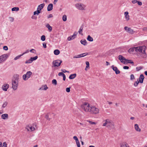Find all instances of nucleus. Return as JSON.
I'll return each mask as SVG.
<instances>
[{
  "label": "nucleus",
  "mask_w": 147,
  "mask_h": 147,
  "mask_svg": "<svg viewBox=\"0 0 147 147\" xmlns=\"http://www.w3.org/2000/svg\"><path fill=\"white\" fill-rule=\"evenodd\" d=\"M82 110L86 112H90L91 113L96 114L99 113V109L94 106L90 105L87 102H84L81 105Z\"/></svg>",
  "instance_id": "nucleus-1"
},
{
  "label": "nucleus",
  "mask_w": 147,
  "mask_h": 147,
  "mask_svg": "<svg viewBox=\"0 0 147 147\" xmlns=\"http://www.w3.org/2000/svg\"><path fill=\"white\" fill-rule=\"evenodd\" d=\"M104 121L105 122L103 124V126H106L110 129H114L115 127L114 123L112 120L108 119L105 120Z\"/></svg>",
  "instance_id": "nucleus-2"
},
{
  "label": "nucleus",
  "mask_w": 147,
  "mask_h": 147,
  "mask_svg": "<svg viewBox=\"0 0 147 147\" xmlns=\"http://www.w3.org/2000/svg\"><path fill=\"white\" fill-rule=\"evenodd\" d=\"M134 49H135V51H136L142 53L144 55L143 58H145L146 57V54L145 52L146 47L145 46L137 47H135Z\"/></svg>",
  "instance_id": "nucleus-3"
},
{
  "label": "nucleus",
  "mask_w": 147,
  "mask_h": 147,
  "mask_svg": "<svg viewBox=\"0 0 147 147\" xmlns=\"http://www.w3.org/2000/svg\"><path fill=\"white\" fill-rule=\"evenodd\" d=\"M75 6L77 9L81 10H85L86 7V5L81 3H76Z\"/></svg>",
  "instance_id": "nucleus-4"
},
{
  "label": "nucleus",
  "mask_w": 147,
  "mask_h": 147,
  "mask_svg": "<svg viewBox=\"0 0 147 147\" xmlns=\"http://www.w3.org/2000/svg\"><path fill=\"white\" fill-rule=\"evenodd\" d=\"M37 125L36 123L33 124L32 125H28L26 127V129L28 131H34L36 128Z\"/></svg>",
  "instance_id": "nucleus-5"
},
{
  "label": "nucleus",
  "mask_w": 147,
  "mask_h": 147,
  "mask_svg": "<svg viewBox=\"0 0 147 147\" xmlns=\"http://www.w3.org/2000/svg\"><path fill=\"white\" fill-rule=\"evenodd\" d=\"M32 74V73L30 71H28L27 72L26 74H24L22 76V78L24 80L26 81L29 78L31 75Z\"/></svg>",
  "instance_id": "nucleus-6"
},
{
  "label": "nucleus",
  "mask_w": 147,
  "mask_h": 147,
  "mask_svg": "<svg viewBox=\"0 0 147 147\" xmlns=\"http://www.w3.org/2000/svg\"><path fill=\"white\" fill-rule=\"evenodd\" d=\"M62 62V61L60 60H56L53 61L52 64L54 67H59Z\"/></svg>",
  "instance_id": "nucleus-7"
},
{
  "label": "nucleus",
  "mask_w": 147,
  "mask_h": 147,
  "mask_svg": "<svg viewBox=\"0 0 147 147\" xmlns=\"http://www.w3.org/2000/svg\"><path fill=\"white\" fill-rule=\"evenodd\" d=\"M12 87L14 90H16L18 87V83L17 80H13L12 81Z\"/></svg>",
  "instance_id": "nucleus-8"
},
{
  "label": "nucleus",
  "mask_w": 147,
  "mask_h": 147,
  "mask_svg": "<svg viewBox=\"0 0 147 147\" xmlns=\"http://www.w3.org/2000/svg\"><path fill=\"white\" fill-rule=\"evenodd\" d=\"M119 59L120 60L121 62L125 64H127V59L121 55H119Z\"/></svg>",
  "instance_id": "nucleus-9"
},
{
  "label": "nucleus",
  "mask_w": 147,
  "mask_h": 147,
  "mask_svg": "<svg viewBox=\"0 0 147 147\" xmlns=\"http://www.w3.org/2000/svg\"><path fill=\"white\" fill-rule=\"evenodd\" d=\"M124 29L128 33L132 34L135 32L133 29L130 28L128 27L127 26H125L124 27Z\"/></svg>",
  "instance_id": "nucleus-10"
},
{
  "label": "nucleus",
  "mask_w": 147,
  "mask_h": 147,
  "mask_svg": "<svg viewBox=\"0 0 147 147\" xmlns=\"http://www.w3.org/2000/svg\"><path fill=\"white\" fill-rule=\"evenodd\" d=\"M7 57V54H3L0 56V63L5 61Z\"/></svg>",
  "instance_id": "nucleus-11"
},
{
  "label": "nucleus",
  "mask_w": 147,
  "mask_h": 147,
  "mask_svg": "<svg viewBox=\"0 0 147 147\" xmlns=\"http://www.w3.org/2000/svg\"><path fill=\"white\" fill-rule=\"evenodd\" d=\"M111 67L112 68L113 70L115 71L116 74H119L120 73V71L116 67H114L113 65L111 66Z\"/></svg>",
  "instance_id": "nucleus-12"
},
{
  "label": "nucleus",
  "mask_w": 147,
  "mask_h": 147,
  "mask_svg": "<svg viewBox=\"0 0 147 147\" xmlns=\"http://www.w3.org/2000/svg\"><path fill=\"white\" fill-rule=\"evenodd\" d=\"M9 87V85L7 84H4L2 87V89L3 90L7 91Z\"/></svg>",
  "instance_id": "nucleus-13"
},
{
  "label": "nucleus",
  "mask_w": 147,
  "mask_h": 147,
  "mask_svg": "<svg viewBox=\"0 0 147 147\" xmlns=\"http://www.w3.org/2000/svg\"><path fill=\"white\" fill-rule=\"evenodd\" d=\"M144 77L143 74H141L139 78V81L140 83H142L143 82V80L144 79Z\"/></svg>",
  "instance_id": "nucleus-14"
},
{
  "label": "nucleus",
  "mask_w": 147,
  "mask_h": 147,
  "mask_svg": "<svg viewBox=\"0 0 147 147\" xmlns=\"http://www.w3.org/2000/svg\"><path fill=\"white\" fill-rule=\"evenodd\" d=\"M9 117L8 115L7 114H4L1 115V119L4 120H5L8 119Z\"/></svg>",
  "instance_id": "nucleus-15"
},
{
  "label": "nucleus",
  "mask_w": 147,
  "mask_h": 147,
  "mask_svg": "<svg viewBox=\"0 0 147 147\" xmlns=\"http://www.w3.org/2000/svg\"><path fill=\"white\" fill-rule=\"evenodd\" d=\"M53 9V5L52 3L49 4L47 7V10L48 11H50Z\"/></svg>",
  "instance_id": "nucleus-16"
},
{
  "label": "nucleus",
  "mask_w": 147,
  "mask_h": 147,
  "mask_svg": "<svg viewBox=\"0 0 147 147\" xmlns=\"http://www.w3.org/2000/svg\"><path fill=\"white\" fill-rule=\"evenodd\" d=\"M45 5L44 3H42L39 5L37 8V10H38L39 11L43 9Z\"/></svg>",
  "instance_id": "nucleus-17"
},
{
  "label": "nucleus",
  "mask_w": 147,
  "mask_h": 147,
  "mask_svg": "<svg viewBox=\"0 0 147 147\" xmlns=\"http://www.w3.org/2000/svg\"><path fill=\"white\" fill-rule=\"evenodd\" d=\"M124 14L125 15V18L126 20L128 21L129 19V16L128 15V12L126 11L125 12Z\"/></svg>",
  "instance_id": "nucleus-18"
},
{
  "label": "nucleus",
  "mask_w": 147,
  "mask_h": 147,
  "mask_svg": "<svg viewBox=\"0 0 147 147\" xmlns=\"http://www.w3.org/2000/svg\"><path fill=\"white\" fill-rule=\"evenodd\" d=\"M134 127L136 131L138 132H140L141 131V129L139 128L138 124H135L134 125Z\"/></svg>",
  "instance_id": "nucleus-19"
},
{
  "label": "nucleus",
  "mask_w": 147,
  "mask_h": 147,
  "mask_svg": "<svg viewBox=\"0 0 147 147\" xmlns=\"http://www.w3.org/2000/svg\"><path fill=\"white\" fill-rule=\"evenodd\" d=\"M48 88L47 86L46 85H44L42 86L39 89L40 90H46Z\"/></svg>",
  "instance_id": "nucleus-20"
},
{
  "label": "nucleus",
  "mask_w": 147,
  "mask_h": 147,
  "mask_svg": "<svg viewBox=\"0 0 147 147\" xmlns=\"http://www.w3.org/2000/svg\"><path fill=\"white\" fill-rule=\"evenodd\" d=\"M76 74H72L70 75L69 78L70 79H73L74 78L76 77Z\"/></svg>",
  "instance_id": "nucleus-21"
},
{
  "label": "nucleus",
  "mask_w": 147,
  "mask_h": 147,
  "mask_svg": "<svg viewBox=\"0 0 147 147\" xmlns=\"http://www.w3.org/2000/svg\"><path fill=\"white\" fill-rule=\"evenodd\" d=\"M46 27L48 28L49 32H51L52 31V28L49 24H47L46 25Z\"/></svg>",
  "instance_id": "nucleus-22"
},
{
  "label": "nucleus",
  "mask_w": 147,
  "mask_h": 147,
  "mask_svg": "<svg viewBox=\"0 0 147 147\" xmlns=\"http://www.w3.org/2000/svg\"><path fill=\"white\" fill-rule=\"evenodd\" d=\"M80 42L81 44L84 45V46L86 45L87 44V42L86 40H81L80 41Z\"/></svg>",
  "instance_id": "nucleus-23"
},
{
  "label": "nucleus",
  "mask_w": 147,
  "mask_h": 147,
  "mask_svg": "<svg viewBox=\"0 0 147 147\" xmlns=\"http://www.w3.org/2000/svg\"><path fill=\"white\" fill-rule=\"evenodd\" d=\"M60 51L58 49H56L54 51V53L55 55H58L60 53Z\"/></svg>",
  "instance_id": "nucleus-24"
},
{
  "label": "nucleus",
  "mask_w": 147,
  "mask_h": 147,
  "mask_svg": "<svg viewBox=\"0 0 147 147\" xmlns=\"http://www.w3.org/2000/svg\"><path fill=\"white\" fill-rule=\"evenodd\" d=\"M87 40H88L91 42L93 40V38L90 35H88V36L87 38Z\"/></svg>",
  "instance_id": "nucleus-25"
},
{
  "label": "nucleus",
  "mask_w": 147,
  "mask_h": 147,
  "mask_svg": "<svg viewBox=\"0 0 147 147\" xmlns=\"http://www.w3.org/2000/svg\"><path fill=\"white\" fill-rule=\"evenodd\" d=\"M88 54V53H83L79 55V56L80 57H84V56H86Z\"/></svg>",
  "instance_id": "nucleus-26"
},
{
  "label": "nucleus",
  "mask_w": 147,
  "mask_h": 147,
  "mask_svg": "<svg viewBox=\"0 0 147 147\" xmlns=\"http://www.w3.org/2000/svg\"><path fill=\"white\" fill-rule=\"evenodd\" d=\"M19 10V8L18 7H14L12 8L11 10L12 11H18Z\"/></svg>",
  "instance_id": "nucleus-27"
},
{
  "label": "nucleus",
  "mask_w": 147,
  "mask_h": 147,
  "mask_svg": "<svg viewBox=\"0 0 147 147\" xmlns=\"http://www.w3.org/2000/svg\"><path fill=\"white\" fill-rule=\"evenodd\" d=\"M134 48H135V47H134V48H130L129 50H128V52L130 53H131L134 52V51L135 50V49Z\"/></svg>",
  "instance_id": "nucleus-28"
},
{
  "label": "nucleus",
  "mask_w": 147,
  "mask_h": 147,
  "mask_svg": "<svg viewBox=\"0 0 147 147\" xmlns=\"http://www.w3.org/2000/svg\"><path fill=\"white\" fill-rule=\"evenodd\" d=\"M32 62V60L31 59V58H30V59H29L26 61V62H25V63L26 64L30 63H31Z\"/></svg>",
  "instance_id": "nucleus-29"
},
{
  "label": "nucleus",
  "mask_w": 147,
  "mask_h": 147,
  "mask_svg": "<svg viewBox=\"0 0 147 147\" xmlns=\"http://www.w3.org/2000/svg\"><path fill=\"white\" fill-rule=\"evenodd\" d=\"M40 13V11L38 10H37V11H35L34 12V15H38L39 13Z\"/></svg>",
  "instance_id": "nucleus-30"
},
{
  "label": "nucleus",
  "mask_w": 147,
  "mask_h": 147,
  "mask_svg": "<svg viewBox=\"0 0 147 147\" xmlns=\"http://www.w3.org/2000/svg\"><path fill=\"white\" fill-rule=\"evenodd\" d=\"M83 28L82 26H81L78 31V32L80 34H81L82 35H83V34L82 33V30H83Z\"/></svg>",
  "instance_id": "nucleus-31"
},
{
  "label": "nucleus",
  "mask_w": 147,
  "mask_h": 147,
  "mask_svg": "<svg viewBox=\"0 0 147 147\" xmlns=\"http://www.w3.org/2000/svg\"><path fill=\"white\" fill-rule=\"evenodd\" d=\"M120 147H129L127 143L125 144H121Z\"/></svg>",
  "instance_id": "nucleus-32"
},
{
  "label": "nucleus",
  "mask_w": 147,
  "mask_h": 147,
  "mask_svg": "<svg viewBox=\"0 0 147 147\" xmlns=\"http://www.w3.org/2000/svg\"><path fill=\"white\" fill-rule=\"evenodd\" d=\"M62 20H63V21L64 22L66 21L67 20V16L66 15H63L62 17Z\"/></svg>",
  "instance_id": "nucleus-33"
},
{
  "label": "nucleus",
  "mask_w": 147,
  "mask_h": 147,
  "mask_svg": "<svg viewBox=\"0 0 147 147\" xmlns=\"http://www.w3.org/2000/svg\"><path fill=\"white\" fill-rule=\"evenodd\" d=\"M86 121L89 123L91 124L92 125H95L96 124V123L91 121L90 120H86Z\"/></svg>",
  "instance_id": "nucleus-34"
},
{
  "label": "nucleus",
  "mask_w": 147,
  "mask_h": 147,
  "mask_svg": "<svg viewBox=\"0 0 147 147\" xmlns=\"http://www.w3.org/2000/svg\"><path fill=\"white\" fill-rule=\"evenodd\" d=\"M38 56H35L34 57H30L31 59L32 60V61H33L36 60L38 58Z\"/></svg>",
  "instance_id": "nucleus-35"
},
{
  "label": "nucleus",
  "mask_w": 147,
  "mask_h": 147,
  "mask_svg": "<svg viewBox=\"0 0 147 147\" xmlns=\"http://www.w3.org/2000/svg\"><path fill=\"white\" fill-rule=\"evenodd\" d=\"M128 63H130L131 64H132L133 65H134V62L132 61H131V60H127V64Z\"/></svg>",
  "instance_id": "nucleus-36"
},
{
  "label": "nucleus",
  "mask_w": 147,
  "mask_h": 147,
  "mask_svg": "<svg viewBox=\"0 0 147 147\" xmlns=\"http://www.w3.org/2000/svg\"><path fill=\"white\" fill-rule=\"evenodd\" d=\"M52 82L53 84L56 85L57 84V82L56 80L53 79L52 80Z\"/></svg>",
  "instance_id": "nucleus-37"
},
{
  "label": "nucleus",
  "mask_w": 147,
  "mask_h": 147,
  "mask_svg": "<svg viewBox=\"0 0 147 147\" xmlns=\"http://www.w3.org/2000/svg\"><path fill=\"white\" fill-rule=\"evenodd\" d=\"M23 55V54H22L20 55H18V56H17V57H16L14 58V60H16L19 59L20 58V57Z\"/></svg>",
  "instance_id": "nucleus-38"
},
{
  "label": "nucleus",
  "mask_w": 147,
  "mask_h": 147,
  "mask_svg": "<svg viewBox=\"0 0 147 147\" xmlns=\"http://www.w3.org/2000/svg\"><path fill=\"white\" fill-rule=\"evenodd\" d=\"M41 39L42 41H44L45 40V35L41 36Z\"/></svg>",
  "instance_id": "nucleus-39"
},
{
  "label": "nucleus",
  "mask_w": 147,
  "mask_h": 147,
  "mask_svg": "<svg viewBox=\"0 0 147 147\" xmlns=\"http://www.w3.org/2000/svg\"><path fill=\"white\" fill-rule=\"evenodd\" d=\"M140 82L139 81H138L137 80L136 82H135L134 84V85L136 87L138 84H139V83Z\"/></svg>",
  "instance_id": "nucleus-40"
},
{
  "label": "nucleus",
  "mask_w": 147,
  "mask_h": 147,
  "mask_svg": "<svg viewBox=\"0 0 147 147\" xmlns=\"http://www.w3.org/2000/svg\"><path fill=\"white\" fill-rule=\"evenodd\" d=\"M7 104H8L7 102H4L3 105L2 107L3 108H5L7 106Z\"/></svg>",
  "instance_id": "nucleus-41"
},
{
  "label": "nucleus",
  "mask_w": 147,
  "mask_h": 147,
  "mask_svg": "<svg viewBox=\"0 0 147 147\" xmlns=\"http://www.w3.org/2000/svg\"><path fill=\"white\" fill-rule=\"evenodd\" d=\"M45 118L48 120L50 121L51 118H49V116L48 114H47L45 116Z\"/></svg>",
  "instance_id": "nucleus-42"
},
{
  "label": "nucleus",
  "mask_w": 147,
  "mask_h": 147,
  "mask_svg": "<svg viewBox=\"0 0 147 147\" xmlns=\"http://www.w3.org/2000/svg\"><path fill=\"white\" fill-rule=\"evenodd\" d=\"M86 68H88L89 67V63L88 61H86Z\"/></svg>",
  "instance_id": "nucleus-43"
},
{
  "label": "nucleus",
  "mask_w": 147,
  "mask_h": 147,
  "mask_svg": "<svg viewBox=\"0 0 147 147\" xmlns=\"http://www.w3.org/2000/svg\"><path fill=\"white\" fill-rule=\"evenodd\" d=\"M30 51L33 53H35L36 51L34 49H32Z\"/></svg>",
  "instance_id": "nucleus-44"
},
{
  "label": "nucleus",
  "mask_w": 147,
  "mask_h": 147,
  "mask_svg": "<svg viewBox=\"0 0 147 147\" xmlns=\"http://www.w3.org/2000/svg\"><path fill=\"white\" fill-rule=\"evenodd\" d=\"M64 75H65V74L63 72H59V74H58V75L59 76H64Z\"/></svg>",
  "instance_id": "nucleus-45"
},
{
  "label": "nucleus",
  "mask_w": 147,
  "mask_h": 147,
  "mask_svg": "<svg viewBox=\"0 0 147 147\" xmlns=\"http://www.w3.org/2000/svg\"><path fill=\"white\" fill-rule=\"evenodd\" d=\"M73 138L74 140H75L76 142H77L79 141L78 138L76 136H74L73 137Z\"/></svg>",
  "instance_id": "nucleus-46"
},
{
  "label": "nucleus",
  "mask_w": 147,
  "mask_h": 147,
  "mask_svg": "<svg viewBox=\"0 0 147 147\" xmlns=\"http://www.w3.org/2000/svg\"><path fill=\"white\" fill-rule=\"evenodd\" d=\"M9 18L10 22H12L13 21L14 19L12 17H9Z\"/></svg>",
  "instance_id": "nucleus-47"
},
{
  "label": "nucleus",
  "mask_w": 147,
  "mask_h": 147,
  "mask_svg": "<svg viewBox=\"0 0 147 147\" xmlns=\"http://www.w3.org/2000/svg\"><path fill=\"white\" fill-rule=\"evenodd\" d=\"M78 147H80V146L79 141L76 142Z\"/></svg>",
  "instance_id": "nucleus-48"
},
{
  "label": "nucleus",
  "mask_w": 147,
  "mask_h": 147,
  "mask_svg": "<svg viewBox=\"0 0 147 147\" xmlns=\"http://www.w3.org/2000/svg\"><path fill=\"white\" fill-rule=\"evenodd\" d=\"M134 77L133 74H131L130 76V79L131 80H133L134 79Z\"/></svg>",
  "instance_id": "nucleus-49"
},
{
  "label": "nucleus",
  "mask_w": 147,
  "mask_h": 147,
  "mask_svg": "<svg viewBox=\"0 0 147 147\" xmlns=\"http://www.w3.org/2000/svg\"><path fill=\"white\" fill-rule=\"evenodd\" d=\"M3 146L2 147H7V144L5 142H4L3 143Z\"/></svg>",
  "instance_id": "nucleus-50"
},
{
  "label": "nucleus",
  "mask_w": 147,
  "mask_h": 147,
  "mask_svg": "<svg viewBox=\"0 0 147 147\" xmlns=\"http://www.w3.org/2000/svg\"><path fill=\"white\" fill-rule=\"evenodd\" d=\"M66 91L67 92H69L70 91V88H67L66 89Z\"/></svg>",
  "instance_id": "nucleus-51"
},
{
  "label": "nucleus",
  "mask_w": 147,
  "mask_h": 147,
  "mask_svg": "<svg viewBox=\"0 0 147 147\" xmlns=\"http://www.w3.org/2000/svg\"><path fill=\"white\" fill-rule=\"evenodd\" d=\"M3 49L5 51H7L8 50V47L7 46H4L3 47Z\"/></svg>",
  "instance_id": "nucleus-52"
},
{
  "label": "nucleus",
  "mask_w": 147,
  "mask_h": 147,
  "mask_svg": "<svg viewBox=\"0 0 147 147\" xmlns=\"http://www.w3.org/2000/svg\"><path fill=\"white\" fill-rule=\"evenodd\" d=\"M136 69L138 71H139L142 69V67H137L136 68Z\"/></svg>",
  "instance_id": "nucleus-53"
},
{
  "label": "nucleus",
  "mask_w": 147,
  "mask_h": 147,
  "mask_svg": "<svg viewBox=\"0 0 147 147\" xmlns=\"http://www.w3.org/2000/svg\"><path fill=\"white\" fill-rule=\"evenodd\" d=\"M61 71L63 73L69 72V71H67L65 69H61Z\"/></svg>",
  "instance_id": "nucleus-54"
},
{
  "label": "nucleus",
  "mask_w": 147,
  "mask_h": 147,
  "mask_svg": "<svg viewBox=\"0 0 147 147\" xmlns=\"http://www.w3.org/2000/svg\"><path fill=\"white\" fill-rule=\"evenodd\" d=\"M138 2L137 0H134L132 1V3L133 4H135Z\"/></svg>",
  "instance_id": "nucleus-55"
},
{
  "label": "nucleus",
  "mask_w": 147,
  "mask_h": 147,
  "mask_svg": "<svg viewBox=\"0 0 147 147\" xmlns=\"http://www.w3.org/2000/svg\"><path fill=\"white\" fill-rule=\"evenodd\" d=\"M53 17V15L52 14H50L48 16L47 18H52Z\"/></svg>",
  "instance_id": "nucleus-56"
},
{
  "label": "nucleus",
  "mask_w": 147,
  "mask_h": 147,
  "mask_svg": "<svg viewBox=\"0 0 147 147\" xmlns=\"http://www.w3.org/2000/svg\"><path fill=\"white\" fill-rule=\"evenodd\" d=\"M67 39L69 41L73 40L71 36L68 37L67 38Z\"/></svg>",
  "instance_id": "nucleus-57"
},
{
  "label": "nucleus",
  "mask_w": 147,
  "mask_h": 147,
  "mask_svg": "<svg viewBox=\"0 0 147 147\" xmlns=\"http://www.w3.org/2000/svg\"><path fill=\"white\" fill-rule=\"evenodd\" d=\"M137 3H138V5L140 6L142 4V3L141 2L138 1V2Z\"/></svg>",
  "instance_id": "nucleus-58"
},
{
  "label": "nucleus",
  "mask_w": 147,
  "mask_h": 147,
  "mask_svg": "<svg viewBox=\"0 0 147 147\" xmlns=\"http://www.w3.org/2000/svg\"><path fill=\"white\" fill-rule=\"evenodd\" d=\"M142 30L144 31H147V27H145L143 28H142Z\"/></svg>",
  "instance_id": "nucleus-59"
},
{
  "label": "nucleus",
  "mask_w": 147,
  "mask_h": 147,
  "mask_svg": "<svg viewBox=\"0 0 147 147\" xmlns=\"http://www.w3.org/2000/svg\"><path fill=\"white\" fill-rule=\"evenodd\" d=\"M123 68L124 69H129V67L127 66H124L123 67Z\"/></svg>",
  "instance_id": "nucleus-60"
},
{
  "label": "nucleus",
  "mask_w": 147,
  "mask_h": 147,
  "mask_svg": "<svg viewBox=\"0 0 147 147\" xmlns=\"http://www.w3.org/2000/svg\"><path fill=\"white\" fill-rule=\"evenodd\" d=\"M43 47L45 48L47 47L45 43H43Z\"/></svg>",
  "instance_id": "nucleus-61"
},
{
  "label": "nucleus",
  "mask_w": 147,
  "mask_h": 147,
  "mask_svg": "<svg viewBox=\"0 0 147 147\" xmlns=\"http://www.w3.org/2000/svg\"><path fill=\"white\" fill-rule=\"evenodd\" d=\"M79 56V55H77L75 56H74V58H80V57Z\"/></svg>",
  "instance_id": "nucleus-62"
},
{
  "label": "nucleus",
  "mask_w": 147,
  "mask_h": 147,
  "mask_svg": "<svg viewBox=\"0 0 147 147\" xmlns=\"http://www.w3.org/2000/svg\"><path fill=\"white\" fill-rule=\"evenodd\" d=\"M29 51L28 50H26L25 52L24 53L22 54H23L24 55V54H25L26 53H28L29 52Z\"/></svg>",
  "instance_id": "nucleus-63"
},
{
  "label": "nucleus",
  "mask_w": 147,
  "mask_h": 147,
  "mask_svg": "<svg viewBox=\"0 0 147 147\" xmlns=\"http://www.w3.org/2000/svg\"><path fill=\"white\" fill-rule=\"evenodd\" d=\"M58 0H54L53 2V4L55 5L57 2Z\"/></svg>",
  "instance_id": "nucleus-64"
}]
</instances>
